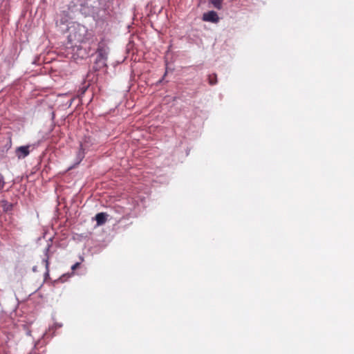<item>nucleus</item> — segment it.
Returning a JSON list of instances; mask_svg holds the SVG:
<instances>
[{
	"instance_id": "nucleus-8",
	"label": "nucleus",
	"mask_w": 354,
	"mask_h": 354,
	"mask_svg": "<svg viewBox=\"0 0 354 354\" xmlns=\"http://www.w3.org/2000/svg\"><path fill=\"white\" fill-rule=\"evenodd\" d=\"M48 250H49V248L46 249V259L43 260V262L44 263L46 269V274H48V271H49V270H48V267H49L48 259H49V257L48 255Z\"/></svg>"
},
{
	"instance_id": "nucleus-4",
	"label": "nucleus",
	"mask_w": 354,
	"mask_h": 354,
	"mask_svg": "<svg viewBox=\"0 0 354 354\" xmlns=\"http://www.w3.org/2000/svg\"><path fill=\"white\" fill-rule=\"evenodd\" d=\"M30 153L29 146H21L16 149V156L18 158H24Z\"/></svg>"
},
{
	"instance_id": "nucleus-9",
	"label": "nucleus",
	"mask_w": 354,
	"mask_h": 354,
	"mask_svg": "<svg viewBox=\"0 0 354 354\" xmlns=\"http://www.w3.org/2000/svg\"><path fill=\"white\" fill-rule=\"evenodd\" d=\"M4 184H5V182H4L3 176L1 174H0V189L3 187Z\"/></svg>"
},
{
	"instance_id": "nucleus-1",
	"label": "nucleus",
	"mask_w": 354,
	"mask_h": 354,
	"mask_svg": "<svg viewBox=\"0 0 354 354\" xmlns=\"http://www.w3.org/2000/svg\"><path fill=\"white\" fill-rule=\"evenodd\" d=\"M93 32L89 31L86 26L77 24L73 26L68 39L72 43L82 44L93 41Z\"/></svg>"
},
{
	"instance_id": "nucleus-7",
	"label": "nucleus",
	"mask_w": 354,
	"mask_h": 354,
	"mask_svg": "<svg viewBox=\"0 0 354 354\" xmlns=\"http://www.w3.org/2000/svg\"><path fill=\"white\" fill-rule=\"evenodd\" d=\"M223 0H211V3L216 9H221L222 7V2Z\"/></svg>"
},
{
	"instance_id": "nucleus-2",
	"label": "nucleus",
	"mask_w": 354,
	"mask_h": 354,
	"mask_svg": "<svg viewBox=\"0 0 354 354\" xmlns=\"http://www.w3.org/2000/svg\"><path fill=\"white\" fill-rule=\"evenodd\" d=\"M96 53L97 55L96 62L100 63L101 66H105L109 54V47L104 41L99 42Z\"/></svg>"
},
{
	"instance_id": "nucleus-5",
	"label": "nucleus",
	"mask_w": 354,
	"mask_h": 354,
	"mask_svg": "<svg viewBox=\"0 0 354 354\" xmlns=\"http://www.w3.org/2000/svg\"><path fill=\"white\" fill-rule=\"evenodd\" d=\"M107 214L104 212H100L95 215V221L97 225H102L106 223Z\"/></svg>"
},
{
	"instance_id": "nucleus-10",
	"label": "nucleus",
	"mask_w": 354,
	"mask_h": 354,
	"mask_svg": "<svg viewBox=\"0 0 354 354\" xmlns=\"http://www.w3.org/2000/svg\"><path fill=\"white\" fill-rule=\"evenodd\" d=\"M80 263H76L73 266H72L71 269L73 270H76L80 266Z\"/></svg>"
},
{
	"instance_id": "nucleus-3",
	"label": "nucleus",
	"mask_w": 354,
	"mask_h": 354,
	"mask_svg": "<svg viewBox=\"0 0 354 354\" xmlns=\"http://www.w3.org/2000/svg\"><path fill=\"white\" fill-rule=\"evenodd\" d=\"M203 20L205 21L216 23L219 21V18L215 11H209L203 14Z\"/></svg>"
},
{
	"instance_id": "nucleus-11",
	"label": "nucleus",
	"mask_w": 354,
	"mask_h": 354,
	"mask_svg": "<svg viewBox=\"0 0 354 354\" xmlns=\"http://www.w3.org/2000/svg\"><path fill=\"white\" fill-rule=\"evenodd\" d=\"M67 21V19H66L64 21H62V24H65Z\"/></svg>"
},
{
	"instance_id": "nucleus-6",
	"label": "nucleus",
	"mask_w": 354,
	"mask_h": 354,
	"mask_svg": "<svg viewBox=\"0 0 354 354\" xmlns=\"http://www.w3.org/2000/svg\"><path fill=\"white\" fill-rule=\"evenodd\" d=\"M208 82L210 85H215L217 83V75L215 73L209 75Z\"/></svg>"
}]
</instances>
